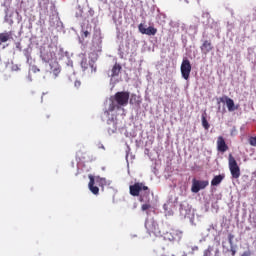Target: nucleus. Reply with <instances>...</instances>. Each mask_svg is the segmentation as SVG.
Returning <instances> with one entry per match:
<instances>
[{
  "mask_svg": "<svg viewBox=\"0 0 256 256\" xmlns=\"http://www.w3.org/2000/svg\"><path fill=\"white\" fill-rule=\"evenodd\" d=\"M148 209H151V205L149 204V200H148V202H146L145 204H143L141 206L142 211H148Z\"/></svg>",
  "mask_w": 256,
  "mask_h": 256,
  "instance_id": "aec40b11",
  "label": "nucleus"
},
{
  "mask_svg": "<svg viewBox=\"0 0 256 256\" xmlns=\"http://www.w3.org/2000/svg\"><path fill=\"white\" fill-rule=\"evenodd\" d=\"M130 93L127 91L117 92L111 97L112 103L109 105L108 111L113 112L115 109H121L122 107H127L129 105Z\"/></svg>",
  "mask_w": 256,
  "mask_h": 256,
  "instance_id": "f03ea898",
  "label": "nucleus"
},
{
  "mask_svg": "<svg viewBox=\"0 0 256 256\" xmlns=\"http://www.w3.org/2000/svg\"><path fill=\"white\" fill-rule=\"evenodd\" d=\"M123 67H121V64L115 63L111 70V77H119V73H121V70Z\"/></svg>",
  "mask_w": 256,
  "mask_h": 256,
  "instance_id": "4468645a",
  "label": "nucleus"
},
{
  "mask_svg": "<svg viewBox=\"0 0 256 256\" xmlns=\"http://www.w3.org/2000/svg\"><path fill=\"white\" fill-rule=\"evenodd\" d=\"M16 47L19 49V51H21V42L16 43Z\"/></svg>",
  "mask_w": 256,
  "mask_h": 256,
  "instance_id": "a878e982",
  "label": "nucleus"
},
{
  "mask_svg": "<svg viewBox=\"0 0 256 256\" xmlns=\"http://www.w3.org/2000/svg\"><path fill=\"white\" fill-rule=\"evenodd\" d=\"M100 1H103V0H100Z\"/></svg>",
  "mask_w": 256,
  "mask_h": 256,
  "instance_id": "c756f323",
  "label": "nucleus"
},
{
  "mask_svg": "<svg viewBox=\"0 0 256 256\" xmlns=\"http://www.w3.org/2000/svg\"><path fill=\"white\" fill-rule=\"evenodd\" d=\"M203 256H211V249H206L205 251H204V254H203Z\"/></svg>",
  "mask_w": 256,
  "mask_h": 256,
  "instance_id": "393cba45",
  "label": "nucleus"
},
{
  "mask_svg": "<svg viewBox=\"0 0 256 256\" xmlns=\"http://www.w3.org/2000/svg\"><path fill=\"white\" fill-rule=\"evenodd\" d=\"M220 103H226L227 109L230 112L237 111V107L235 106V101L229 98L228 96H222L219 98Z\"/></svg>",
  "mask_w": 256,
  "mask_h": 256,
  "instance_id": "6e6552de",
  "label": "nucleus"
},
{
  "mask_svg": "<svg viewBox=\"0 0 256 256\" xmlns=\"http://www.w3.org/2000/svg\"><path fill=\"white\" fill-rule=\"evenodd\" d=\"M100 181L105 182V179H100Z\"/></svg>",
  "mask_w": 256,
  "mask_h": 256,
  "instance_id": "c85d7f7f",
  "label": "nucleus"
},
{
  "mask_svg": "<svg viewBox=\"0 0 256 256\" xmlns=\"http://www.w3.org/2000/svg\"><path fill=\"white\" fill-rule=\"evenodd\" d=\"M216 145L217 151H219V153H226V151H229V146L225 142V138H223V136H219L217 138Z\"/></svg>",
  "mask_w": 256,
  "mask_h": 256,
  "instance_id": "1a4fd4ad",
  "label": "nucleus"
},
{
  "mask_svg": "<svg viewBox=\"0 0 256 256\" xmlns=\"http://www.w3.org/2000/svg\"><path fill=\"white\" fill-rule=\"evenodd\" d=\"M180 71L183 79H185V81H189V77L191 75V62L189 61V59H183L180 66Z\"/></svg>",
  "mask_w": 256,
  "mask_h": 256,
  "instance_id": "423d86ee",
  "label": "nucleus"
},
{
  "mask_svg": "<svg viewBox=\"0 0 256 256\" xmlns=\"http://www.w3.org/2000/svg\"><path fill=\"white\" fill-rule=\"evenodd\" d=\"M89 179V190L91 193H93V195H99V187L95 186V177H93V175H89Z\"/></svg>",
  "mask_w": 256,
  "mask_h": 256,
  "instance_id": "f8f14e48",
  "label": "nucleus"
},
{
  "mask_svg": "<svg viewBox=\"0 0 256 256\" xmlns=\"http://www.w3.org/2000/svg\"><path fill=\"white\" fill-rule=\"evenodd\" d=\"M50 73H52L54 77H59V73H61V65H59V62L53 61L50 63Z\"/></svg>",
  "mask_w": 256,
  "mask_h": 256,
  "instance_id": "9b49d317",
  "label": "nucleus"
},
{
  "mask_svg": "<svg viewBox=\"0 0 256 256\" xmlns=\"http://www.w3.org/2000/svg\"><path fill=\"white\" fill-rule=\"evenodd\" d=\"M37 71H39V69L34 70V73H37Z\"/></svg>",
  "mask_w": 256,
  "mask_h": 256,
  "instance_id": "bb28decb",
  "label": "nucleus"
},
{
  "mask_svg": "<svg viewBox=\"0 0 256 256\" xmlns=\"http://www.w3.org/2000/svg\"><path fill=\"white\" fill-rule=\"evenodd\" d=\"M208 185H209V181L207 180L193 179L191 191L192 193H199L201 189H205V187H207Z\"/></svg>",
  "mask_w": 256,
  "mask_h": 256,
  "instance_id": "0eeeda50",
  "label": "nucleus"
},
{
  "mask_svg": "<svg viewBox=\"0 0 256 256\" xmlns=\"http://www.w3.org/2000/svg\"><path fill=\"white\" fill-rule=\"evenodd\" d=\"M233 239H235V235L229 234L228 235V242L231 245V247H233Z\"/></svg>",
  "mask_w": 256,
  "mask_h": 256,
  "instance_id": "5701e85b",
  "label": "nucleus"
},
{
  "mask_svg": "<svg viewBox=\"0 0 256 256\" xmlns=\"http://www.w3.org/2000/svg\"><path fill=\"white\" fill-rule=\"evenodd\" d=\"M145 35H157V28L153 26L146 28Z\"/></svg>",
  "mask_w": 256,
  "mask_h": 256,
  "instance_id": "a211bd4d",
  "label": "nucleus"
},
{
  "mask_svg": "<svg viewBox=\"0 0 256 256\" xmlns=\"http://www.w3.org/2000/svg\"><path fill=\"white\" fill-rule=\"evenodd\" d=\"M130 105H141V100L139 99V96L136 94H131L130 99L128 100Z\"/></svg>",
  "mask_w": 256,
  "mask_h": 256,
  "instance_id": "dca6fc26",
  "label": "nucleus"
},
{
  "mask_svg": "<svg viewBox=\"0 0 256 256\" xmlns=\"http://www.w3.org/2000/svg\"><path fill=\"white\" fill-rule=\"evenodd\" d=\"M162 237L165 239V241L179 243V241L183 239V231L176 228H170L167 231L162 232Z\"/></svg>",
  "mask_w": 256,
  "mask_h": 256,
  "instance_id": "7ed1b4c3",
  "label": "nucleus"
},
{
  "mask_svg": "<svg viewBox=\"0 0 256 256\" xmlns=\"http://www.w3.org/2000/svg\"><path fill=\"white\" fill-rule=\"evenodd\" d=\"M89 35H91V32L85 30V31L83 32V34H82V37H83V38H87Z\"/></svg>",
  "mask_w": 256,
  "mask_h": 256,
  "instance_id": "b1692460",
  "label": "nucleus"
},
{
  "mask_svg": "<svg viewBox=\"0 0 256 256\" xmlns=\"http://www.w3.org/2000/svg\"><path fill=\"white\" fill-rule=\"evenodd\" d=\"M80 65L84 71H86V69H89V63H87V58H83Z\"/></svg>",
  "mask_w": 256,
  "mask_h": 256,
  "instance_id": "6ab92c4d",
  "label": "nucleus"
},
{
  "mask_svg": "<svg viewBox=\"0 0 256 256\" xmlns=\"http://www.w3.org/2000/svg\"><path fill=\"white\" fill-rule=\"evenodd\" d=\"M145 229L150 237H163V232L159 229V224L153 219L146 220Z\"/></svg>",
  "mask_w": 256,
  "mask_h": 256,
  "instance_id": "20e7f679",
  "label": "nucleus"
},
{
  "mask_svg": "<svg viewBox=\"0 0 256 256\" xmlns=\"http://www.w3.org/2000/svg\"><path fill=\"white\" fill-rule=\"evenodd\" d=\"M223 179H225V176L223 175H217L215 176L212 181H211V185L212 187H217V185H220V183L223 181Z\"/></svg>",
  "mask_w": 256,
  "mask_h": 256,
  "instance_id": "2eb2a0df",
  "label": "nucleus"
},
{
  "mask_svg": "<svg viewBox=\"0 0 256 256\" xmlns=\"http://www.w3.org/2000/svg\"><path fill=\"white\" fill-rule=\"evenodd\" d=\"M232 255H235V251L234 250H232Z\"/></svg>",
  "mask_w": 256,
  "mask_h": 256,
  "instance_id": "cd10ccee",
  "label": "nucleus"
},
{
  "mask_svg": "<svg viewBox=\"0 0 256 256\" xmlns=\"http://www.w3.org/2000/svg\"><path fill=\"white\" fill-rule=\"evenodd\" d=\"M228 165H229V170H230L232 179H239V177H241V168H239V165L237 164V160H235V157H233V154H229Z\"/></svg>",
  "mask_w": 256,
  "mask_h": 256,
  "instance_id": "39448f33",
  "label": "nucleus"
},
{
  "mask_svg": "<svg viewBox=\"0 0 256 256\" xmlns=\"http://www.w3.org/2000/svg\"><path fill=\"white\" fill-rule=\"evenodd\" d=\"M202 126L206 131H209V122L207 121V113L202 114Z\"/></svg>",
  "mask_w": 256,
  "mask_h": 256,
  "instance_id": "f3484780",
  "label": "nucleus"
},
{
  "mask_svg": "<svg viewBox=\"0 0 256 256\" xmlns=\"http://www.w3.org/2000/svg\"><path fill=\"white\" fill-rule=\"evenodd\" d=\"M129 193L132 197H139L140 203H147L149 202L151 189L143 182H135L129 186Z\"/></svg>",
  "mask_w": 256,
  "mask_h": 256,
  "instance_id": "f257e3e1",
  "label": "nucleus"
},
{
  "mask_svg": "<svg viewBox=\"0 0 256 256\" xmlns=\"http://www.w3.org/2000/svg\"><path fill=\"white\" fill-rule=\"evenodd\" d=\"M11 37H13V32L0 33V47L3 45V43H7Z\"/></svg>",
  "mask_w": 256,
  "mask_h": 256,
  "instance_id": "ddd939ff",
  "label": "nucleus"
},
{
  "mask_svg": "<svg viewBox=\"0 0 256 256\" xmlns=\"http://www.w3.org/2000/svg\"><path fill=\"white\" fill-rule=\"evenodd\" d=\"M138 30L142 33V35H145L147 28L143 24L138 25Z\"/></svg>",
  "mask_w": 256,
  "mask_h": 256,
  "instance_id": "412c9836",
  "label": "nucleus"
},
{
  "mask_svg": "<svg viewBox=\"0 0 256 256\" xmlns=\"http://www.w3.org/2000/svg\"><path fill=\"white\" fill-rule=\"evenodd\" d=\"M249 144H250L252 147H256V136L249 138Z\"/></svg>",
  "mask_w": 256,
  "mask_h": 256,
  "instance_id": "4be33fe9",
  "label": "nucleus"
},
{
  "mask_svg": "<svg viewBox=\"0 0 256 256\" xmlns=\"http://www.w3.org/2000/svg\"><path fill=\"white\" fill-rule=\"evenodd\" d=\"M213 49L214 47L211 40H204L202 42V45L200 46V50H201V53H203V55H208V53H211Z\"/></svg>",
  "mask_w": 256,
  "mask_h": 256,
  "instance_id": "9d476101",
  "label": "nucleus"
}]
</instances>
